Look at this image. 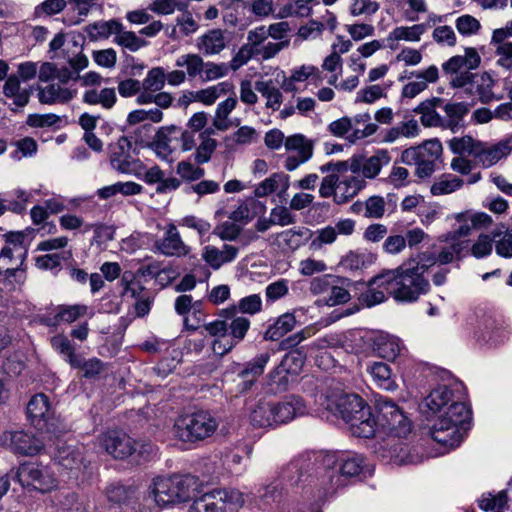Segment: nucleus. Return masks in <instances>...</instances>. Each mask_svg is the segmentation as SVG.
<instances>
[{"label":"nucleus","mask_w":512,"mask_h":512,"mask_svg":"<svg viewBox=\"0 0 512 512\" xmlns=\"http://www.w3.org/2000/svg\"><path fill=\"white\" fill-rule=\"evenodd\" d=\"M433 266V258L410 259L392 270H384L371 279V283L383 287L399 302H414L430 290L429 280L424 276Z\"/></svg>","instance_id":"obj_1"},{"label":"nucleus","mask_w":512,"mask_h":512,"mask_svg":"<svg viewBox=\"0 0 512 512\" xmlns=\"http://www.w3.org/2000/svg\"><path fill=\"white\" fill-rule=\"evenodd\" d=\"M319 469L316 470L319 492L327 496L346 485L350 477L357 476L363 468V457L358 454L318 452Z\"/></svg>","instance_id":"obj_2"},{"label":"nucleus","mask_w":512,"mask_h":512,"mask_svg":"<svg viewBox=\"0 0 512 512\" xmlns=\"http://www.w3.org/2000/svg\"><path fill=\"white\" fill-rule=\"evenodd\" d=\"M201 483L193 475H173L157 477L149 488L147 501L158 506L187 502L200 492Z\"/></svg>","instance_id":"obj_3"},{"label":"nucleus","mask_w":512,"mask_h":512,"mask_svg":"<svg viewBox=\"0 0 512 512\" xmlns=\"http://www.w3.org/2000/svg\"><path fill=\"white\" fill-rule=\"evenodd\" d=\"M336 410L349 424L356 437L370 438L376 431V421L370 407L357 394H343L336 401Z\"/></svg>","instance_id":"obj_4"},{"label":"nucleus","mask_w":512,"mask_h":512,"mask_svg":"<svg viewBox=\"0 0 512 512\" xmlns=\"http://www.w3.org/2000/svg\"><path fill=\"white\" fill-rule=\"evenodd\" d=\"M470 419L471 410L467 404H456L451 412L439 414L430 428L431 437L444 447H458L463 440L464 425Z\"/></svg>","instance_id":"obj_5"},{"label":"nucleus","mask_w":512,"mask_h":512,"mask_svg":"<svg viewBox=\"0 0 512 512\" xmlns=\"http://www.w3.org/2000/svg\"><path fill=\"white\" fill-rule=\"evenodd\" d=\"M219 422L208 411H196L178 417L173 426L174 436L186 443H196L211 437Z\"/></svg>","instance_id":"obj_6"},{"label":"nucleus","mask_w":512,"mask_h":512,"mask_svg":"<svg viewBox=\"0 0 512 512\" xmlns=\"http://www.w3.org/2000/svg\"><path fill=\"white\" fill-rule=\"evenodd\" d=\"M317 455L318 452H306L291 460L281 471L282 481L291 487L308 484L319 490L316 479V470L319 469Z\"/></svg>","instance_id":"obj_7"},{"label":"nucleus","mask_w":512,"mask_h":512,"mask_svg":"<svg viewBox=\"0 0 512 512\" xmlns=\"http://www.w3.org/2000/svg\"><path fill=\"white\" fill-rule=\"evenodd\" d=\"M366 185L359 176H347L340 179L339 175H327L320 184L319 194L323 198L333 197L337 204H345L354 198Z\"/></svg>","instance_id":"obj_8"},{"label":"nucleus","mask_w":512,"mask_h":512,"mask_svg":"<svg viewBox=\"0 0 512 512\" xmlns=\"http://www.w3.org/2000/svg\"><path fill=\"white\" fill-rule=\"evenodd\" d=\"M378 412L376 426L387 430L388 434L408 435L411 432V422L400 407L391 399L383 396L376 398Z\"/></svg>","instance_id":"obj_9"},{"label":"nucleus","mask_w":512,"mask_h":512,"mask_svg":"<svg viewBox=\"0 0 512 512\" xmlns=\"http://www.w3.org/2000/svg\"><path fill=\"white\" fill-rule=\"evenodd\" d=\"M15 479L22 487L32 488L47 493L57 487L58 481L47 466L25 463L18 467Z\"/></svg>","instance_id":"obj_10"},{"label":"nucleus","mask_w":512,"mask_h":512,"mask_svg":"<svg viewBox=\"0 0 512 512\" xmlns=\"http://www.w3.org/2000/svg\"><path fill=\"white\" fill-rule=\"evenodd\" d=\"M406 436L407 435H397L395 433L388 434L381 442L375 444V454L385 463L396 465L410 463L412 460L408 445L402 440Z\"/></svg>","instance_id":"obj_11"},{"label":"nucleus","mask_w":512,"mask_h":512,"mask_svg":"<svg viewBox=\"0 0 512 512\" xmlns=\"http://www.w3.org/2000/svg\"><path fill=\"white\" fill-rule=\"evenodd\" d=\"M425 404L434 414L451 412L452 406L466 404L464 402L462 386L460 384L438 386L426 397Z\"/></svg>","instance_id":"obj_12"},{"label":"nucleus","mask_w":512,"mask_h":512,"mask_svg":"<svg viewBox=\"0 0 512 512\" xmlns=\"http://www.w3.org/2000/svg\"><path fill=\"white\" fill-rule=\"evenodd\" d=\"M131 142L127 137H120L117 143L111 147L110 164L116 171L134 175L137 178L143 173V163L130 155Z\"/></svg>","instance_id":"obj_13"},{"label":"nucleus","mask_w":512,"mask_h":512,"mask_svg":"<svg viewBox=\"0 0 512 512\" xmlns=\"http://www.w3.org/2000/svg\"><path fill=\"white\" fill-rule=\"evenodd\" d=\"M54 460L69 471L70 477L78 479L86 472L89 461L84 457L83 448L75 445L63 444L57 447Z\"/></svg>","instance_id":"obj_14"},{"label":"nucleus","mask_w":512,"mask_h":512,"mask_svg":"<svg viewBox=\"0 0 512 512\" xmlns=\"http://www.w3.org/2000/svg\"><path fill=\"white\" fill-rule=\"evenodd\" d=\"M98 442L105 451L116 459H124L136 450L135 442L121 430H108L98 437Z\"/></svg>","instance_id":"obj_15"},{"label":"nucleus","mask_w":512,"mask_h":512,"mask_svg":"<svg viewBox=\"0 0 512 512\" xmlns=\"http://www.w3.org/2000/svg\"><path fill=\"white\" fill-rule=\"evenodd\" d=\"M438 241L445 243L438 254L428 251L419 254L421 257L433 258V266L436 263L446 265L454 261H460L469 253L470 244L466 239L442 240L439 236Z\"/></svg>","instance_id":"obj_16"},{"label":"nucleus","mask_w":512,"mask_h":512,"mask_svg":"<svg viewBox=\"0 0 512 512\" xmlns=\"http://www.w3.org/2000/svg\"><path fill=\"white\" fill-rule=\"evenodd\" d=\"M1 441L14 453L25 456H34L43 449V443L25 431L4 432Z\"/></svg>","instance_id":"obj_17"},{"label":"nucleus","mask_w":512,"mask_h":512,"mask_svg":"<svg viewBox=\"0 0 512 512\" xmlns=\"http://www.w3.org/2000/svg\"><path fill=\"white\" fill-rule=\"evenodd\" d=\"M284 146L287 151L296 152L295 155H289L285 160L284 167L288 171H294L313 155V143L302 134L287 137Z\"/></svg>","instance_id":"obj_18"},{"label":"nucleus","mask_w":512,"mask_h":512,"mask_svg":"<svg viewBox=\"0 0 512 512\" xmlns=\"http://www.w3.org/2000/svg\"><path fill=\"white\" fill-rule=\"evenodd\" d=\"M391 157L386 150H378L374 155L368 158L352 157L350 159V171L354 174L361 173L368 179L375 178L383 166L390 163Z\"/></svg>","instance_id":"obj_19"},{"label":"nucleus","mask_w":512,"mask_h":512,"mask_svg":"<svg viewBox=\"0 0 512 512\" xmlns=\"http://www.w3.org/2000/svg\"><path fill=\"white\" fill-rule=\"evenodd\" d=\"M38 101L43 105H64L73 100L77 94L76 89H72L63 83L51 81L44 86L37 87Z\"/></svg>","instance_id":"obj_20"},{"label":"nucleus","mask_w":512,"mask_h":512,"mask_svg":"<svg viewBox=\"0 0 512 512\" xmlns=\"http://www.w3.org/2000/svg\"><path fill=\"white\" fill-rule=\"evenodd\" d=\"M154 247L156 251L167 257L186 256L190 252V247L183 242L173 223L167 225L163 237L155 241Z\"/></svg>","instance_id":"obj_21"},{"label":"nucleus","mask_w":512,"mask_h":512,"mask_svg":"<svg viewBox=\"0 0 512 512\" xmlns=\"http://www.w3.org/2000/svg\"><path fill=\"white\" fill-rule=\"evenodd\" d=\"M415 78V81L407 83L402 89V96L406 98H414L423 92L429 83H435L439 78V70L437 66L431 65L422 71H412L405 78Z\"/></svg>","instance_id":"obj_22"},{"label":"nucleus","mask_w":512,"mask_h":512,"mask_svg":"<svg viewBox=\"0 0 512 512\" xmlns=\"http://www.w3.org/2000/svg\"><path fill=\"white\" fill-rule=\"evenodd\" d=\"M277 424L287 423L306 413V405L298 396H288L280 402H271Z\"/></svg>","instance_id":"obj_23"},{"label":"nucleus","mask_w":512,"mask_h":512,"mask_svg":"<svg viewBox=\"0 0 512 512\" xmlns=\"http://www.w3.org/2000/svg\"><path fill=\"white\" fill-rule=\"evenodd\" d=\"M239 253V248L224 244L222 249L213 245H207L202 250L203 260L214 270L220 269L223 265L233 262Z\"/></svg>","instance_id":"obj_24"},{"label":"nucleus","mask_w":512,"mask_h":512,"mask_svg":"<svg viewBox=\"0 0 512 512\" xmlns=\"http://www.w3.org/2000/svg\"><path fill=\"white\" fill-rule=\"evenodd\" d=\"M366 371L378 388L390 392L398 388L395 376L387 363L381 361L369 362L366 365Z\"/></svg>","instance_id":"obj_25"},{"label":"nucleus","mask_w":512,"mask_h":512,"mask_svg":"<svg viewBox=\"0 0 512 512\" xmlns=\"http://www.w3.org/2000/svg\"><path fill=\"white\" fill-rule=\"evenodd\" d=\"M476 149L474 158L479 164L486 168L493 166L510 152L509 145L504 142H499L491 146L479 142V144L476 145Z\"/></svg>","instance_id":"obj_26"},{"label":"nucleus","mask_w":512,"mask_h":512,"mask_svg":"<svg viewBox=\"0 0 512 512\" xmlns=\"http://www.w3.org/2000/svg\"><path fill=\"white\" fill-rule=\"evenodd\" d=\"M27 414L34 426L43 429L51 415L48 397L43 393L33 396L27 405Z\"/></svg>","instance_id":"obj_27"},{"label":"nucleus","mask_w":512,"mask_h":512,"mask_svg":"<svg viewBox=\"0 0 512 512\" xmlns=\"http://www.w3.org/2000/svg\"><path fill=\"white\" fill-rule=\"evenodd\" d=\"M236 307L232 306L227 309L221 310L220 316L223 318L231 319L228 322V333L230 340L236 345L240 343L246 336L250 328V320L244 316H235Z\"/></svg>","instance_id":"obj_28"},{"label":"nucleus","mask_w":512,"mask_h":512,"mask_svg":"<svg viewBox=\"0 0 512 512\" xmlns=\"http://www.w3.org/2000/svg\"><path fill=\"white\" fill-rule=\"evenodd\" d=\"M196 45L204 55L220 54L227 46L225 32L221 29H211L198 37Z\"/></svg>","instance_id":"obj_29"},{"label":"nucleus","mask_w":512,"mask_h":512,"mask_svg":"<svg viewBox=\"0 0 512 512\" xmlns=\"http://www.w3.org/2000/svg\"><path fill=\"white\" fill-rule=\"evenodd\" d=\"M442 99L433 97L419 103L414 108L416 114H420V122L424 127H442L443 118L436 111V108L441 105Z\"/></svg>","instance_id":"obj_30"},{"label":"nucleus","mask_w":512,"mask_h":512,"mask_svg":"<svg viewBox=\"0 0 512 512\" xmlns=\"http://www.w3.org/2000/svg\"><path fill=\"white\" fill-rule=\"evenodd\" d=\"M270 360L268 352L261 353L245 364L244 368L239 372L238 376L243 380V390H248L260 377L264 368Z\"/></svg>","instance_id":"obj_31"},{"label":"nucleus","mask_w":512,"mask_h":512,"mask_svg":"<svg viewBox=\"0 0 512 512\" xmlns=\"http://www.w3.org/2000/svg\"><path fill=\"white\" fill-rule=\"evenodd\" d=\"M296 317L293 313L286 312L280 315L272 324H270L264 333V339L269 341H278L284 335L292 331L296 326Z\"/></svg>","instance_id":"obj_32"},{"label":"nucleus","mask_w":512,"mask_h":512,"mask_svg":"<svg viewBox=\"0 0 512 512\" xmlns=\"http://www.w3.org/2000/svg\"><path fill=\"white\" fill-rule=\"evenodd\" d=\"M82 102L89 105H100L103 109L110 110L117 102L114 88L88 89L83 93Z\"/></svg>","instance_id":"obj_33"},{"label":"nucleus","mask_w":512,"mask_h":512,"mask_svg":"<svg viewBox=\"0 0 512 512\" xmlns=\"http://www.w3.org/2000/svg\"><path fill=\"white\" fill-rule=\"evenodd\" d=\"M59 505L65 512H93L94 506L86 495H80L74 491L62 493Z\"/></svg>","instance_id":"obj_34"},{"label":"nucleus","mask_w":512,"mask_h":512,"mask_svg":"<svg viewBox=\"0 0 512 512\" xmlns=\"http://www.w3.org/2000/svg\"><path fill=\"white\" fill-rule=\"evenodd\" d=\"M401 348V341L395 336L381 333L374 338V350L384 359L394 360Z\"/></svg>","instance_id":"obj_35"},{"label":"nucleus","mask_w":512,"mask_h":512,"mask_svg":"<svg viewBox=\"0 0 512 512\" xmlns=\"http://www.w3.org/2000/svg\"><path fill=\"white\" fill-rule=\"evenodd\" d=\"M443 109L447 119H443L442 128L457 132L462 126L464 116L469 112L468 104L464 102L447 103Z\"/></svg>","instance_id":"obj_36"},{"label":"nucleus","mask_w":512,"mask_h":512,"mask_svg":"<svg viewBox=\"0 0 512 512\" xmlns=\"http://www.w3.org/2000/svg\"><path fill=\"white\" fill-rule=\"evenodd\" d=\"M289 188V176L284 173H273L270 177L259 183L254 194L258 198L266 197L277 190L285 192Z\"/></svg>","instance_id":"obj_37"},{"label":"nucleus","mask_w":512,"mask_h":512,"mask_svg":"<svg viewBox=\"0 0 512 512\" xmlns=\"http://www.w3.org/2000/svg\"><path fill=\"white\" fill-rule=\"evenodd\" d=\"M190 512H226V509L217 490H213L195 499L190 507Z\"/></svg>","instance_id":"obj_38"},{"label":"nucleus","mask_w":512,"mask_h":512,"mask_svg":"<svg viewBox=\"0 0 512 512\" xmlns=\"http://www.w3.org/2000/svg\"><path fill=\"white\" fill-rule=\"evenodd\" d=\"M253 426L267 428L276 425L274 411L270 401L260 400L250 414Z\"/></svg>","instance_id":"obj_39"},{"label":"nucleus","mask_w":512,"mask_h":512,"mask_svg":"<svg viewBox=\"0 0 512 512\" xmlns=\"http://www.w3.org/2000/svg\"><path fill=\"white\" fill-rule=\"evenodd\" d=\"M233 89L234 86L231 82L223 81L205 89L195 91L196 101L210 106L214 104L219 97L233 92Z\"/></svg>","instance_id":"obj_40"},{"label":"nucleus","mask_w":512,"mask_h":512,"mask_svg":"<svg viewBox=\"0 0 512 512\" xmlns=\"http://www.w3.org/2000/svg\"><path fill=\"white\" fill-rule=\"evenodd\" d=\"M311 231L305 227L293 228L277 234V239L287 248L296 250L308 241Z\"/></svg>","instance_id":"obj_41"},{"label":"nucleus","mask_w":512,"mask_h":512,"mask_svg":"<svg viewBox=\"0 0 512 512\" xmlns=\"http://www.w3.org/2000/svg\"><path fill=\"white\" fill-rule=\"evenodd\" d=\"M427 29L426 24H415L413 26H399L394 28L387 37L388 41L418 42Z\"/></svg>","instance_id":"obj_42"},{"label":"nucleus","mask_w":512,"mask_h":512,"mask_svg":"<svg viewBox=\"0 0 512 512\" xmlns=\"http://www.w3.org/2000/svg\"><path fill=\"white\" fill-rule=\"evenodd\" d=\"M374 261V257L370 253L349 251L344 255L339 263L346 271H358L371 265Z\"/></svg>","instance_id":"obj_43"},{"label":"nucleus","mask_w":512,"mask_h":512,"mask_svg":"<svg viewBox=\"0 0 512 512\" xmlns=\"http://www.w3.org/2000/svg\"><path fill=\"white\" fill-rule=\"evenodd\" d=\"M255 90L266 98V107L274 111L280 108L282 103V93L274 85L272 80L257 81L255 83Z\"/></svg>","instance_id":"obj_44"},{"label":"nucleus","mask_w":512,"mask_h":512,"mask_svg":"<svg viewBox=\"0 0 512 512\" xmlns=\"http://www.w3.org/2000/svg\"><path fill=\"white\" fill-rule=\"evenodd\" d=\"M205 62L202 57L198 54L189 53L180 55L175 62L177 67L186 68V76L193 79L203 72Z\"/></svg>","instance_id":"obj_45"},{"label":"nucleus","mask_w":512,"mask_h":512,"mask_svg":"<svg viewBox=\"0 0 512 512\" xmlns=\"http://www.w3.org/2000/svg\"><path fill=\"white\" fill-rule=\"evenodd\" d=\"M217 146V141L213 138H208L206 135L203 140H200L199 145H196L194 148L195 151L192 154L194 163L197 165L208 163L211 160Z\"/></svg>","instance_id":"obj_46"},{"label":"nucleus","mask_w":512,"mask_h":512,"mask_svg":"<svg viewBox=\"0 0 512 512\" xmlns=\"http://www.w3.org/2000/svg\"><path fill=\"white\" fill-rule=\"evenodd\" d=\"M51 345L61 354L70 365H79L78 356L71 341L64 335H56L51 338Z\"/></svg>","instance_id":"obj_47"},{"label":"nucleus","mask_w":512,"mask_h":512,"mask_svg":"<svg viewBox=\"0 0 512 512\" xmlns=\"http://www.w3.org/2000/svg\"><path fill=\"white\" fill-rule=\"evenodd\" d=\"M463 185V180L453 175H443L431 186V193L435 196L450 194Z\"/></svg>","instance_id":"obj_48"},{"label":"nucleus","mask_w":512,"mask_h":512,"mask_svg":"<svg viewBox=\"0 0 512 512\" xmlns=\"http://www.w3.org/2000/svg\"><path fill=\"white\" fill-rule=\"evenodd\" d=\"M177 131H180V127L175 125L161 127L155 136V149L156 152L160 155H168L172 153V148L170 146L171 138L170 136L175 134Z\"/></svg>","instance_id":"obj_49"},{"label":"nucleus","mask_w":512,"mask_h":512,"mask_svg":"<svg viewBox=\"0 0 512 512\" xmlns=\"http://www.w3.org/2000/svg\"><path fill=\"white\" fill-rule=\"evenodd\" d=\"M310 13L311 7L306 3L300 0H290L279 8L276 17L280 19L288 17H307Z\"/></svg>","instance_id":"obj_50"},{"label":"nucleus","mask_w":512,"mask_h":512,"mask_svg":"<svg viewBox=\"0 0 512 512\" xmlns=\"http://www.w3.org/2000/svg\"><path fill=\"white\" fill-rule=\"evenodd\" d=\"M166 73L162 67L150 69L146 77L141 81L142 89L159 92L165 86Z\"/></svg>","instance_id":"obj_51"},{"label":"nucleus","mask_w":512,"mask_h":512,"mask_svg":"<svg viewBox=\"0 0 512 512\" xmlns=\"http://www.w3.org/2000/svg\"><path fill=\"white\" fill-rule=\"evenodd\" d=\"M480 141H476L471 136L454 137L448 142L450 150L457 155H472L474 157L476 145Z\"/></svg>","instance_id":"obj_52"},{"label":"nucleus","mask_w":512,"mask_h":512,"mask_svg":"<svg viewBox=\"0 0 512 512\" xmlns=\"http://www.w3.org/2000/svg\"><path fill=\"white\" fill-rule=\"evenodd\" d=\"M386 294H389L387 290L372 284L370 280L367 285V290L361 294L359 301L367 307H372L384 302L387 299Z\"/></svg>","instance_id":"obj_53"},{"label":"nucleus","mask_w":512,"mask_h":512,"mask_svg":"<svg viewBox=\"0 0 512 512\" xmlns=\"http://www.w3.org/2000/svg\"><path fill=\"white\" fill-rule=\"evenodd\" d=\"M122 28V24L117 20L101 21L90 25L89 33L99 38H108L112 34L116 36Z\"/></svg>","instance_id":"obj_54"},{"label":"nucleus","mask_w":512,"mask_h":512,"mask_svg":"<svg viewBox=\"0 0 512 512\" xmlns=\"http://www.w3.org/2000/svg\"><path fill=\"white\" fill-rule=\"evenodd\" d=\"M66 6V0H44L34 8V16L36 18L50 17L62 12Z\"/></svg>","instance_id":"obj_55"},{"label":"nucleus","mask_w":512,"mask_h":512,"mask_svg":"<svg viewBox=\"0 0 512 512\" xmlns=\"http://www.w3.org/2000/svg\"><path fill=\"white\" fill-rule=\"evenodd\" d=\"M305 360V353L299 349H295L284 356L280 367L287 372L298 373L303 367Z\"/></svg>","instance_id":"obj_56"},{"label":"nucleus","mask_w":512,"mask_h":512,"mask_svg":"<svg viewBox=\"0 0 512 512\" xmlns=\"http://www.w3.org/2000/svg\"><path fill=\"white\" fill-rule=\"evenodd\" d=\"M114 42L132 52L139 50L146 44V42L139 38L134 32L123 31V28L121 32H117Z\"/></svg>","instance_id":"obj_57"},{"label":"nucleus","mask_w":512,"mask_h":512,"mask_svg":"<svg viewBox=\"0 0 512 512\" xmlns=\"http://www.w3.org/2000/svg\"><path fill=\"white\" fill-rule=\"evenodd\" d=\"M87 312L85 305H72V306H61L59 311L55 315V321L53 324L59 322L71 323L77 320L80 316Z\"/></svg>","instance_id":"obj_58"},{"label":"nucleus","mask_w":512,"mask_h":512,"mask_svg":"<svg viewBox=\"0 0 512 512\" xmlns=\"http://www.w3.org/2000/svg\"><path fill=\"white\" fill-rule=\"evenodd\" d=\"M177 174L185 181H196L201 179L205 171L199 165L189 161H180L176 167Z\"/></svg>","instance_id":"obj_59"},{"label":"nucleus","mask_w":512,"mask_h":512,"mask_svg":"<svg viewBox=\"0 0 512 512\" xmlns=\"http://www.w3.org/2000/svg\"><path fill=\"white\" fill-rule=\"evenodd\" d=\"M419 149H421L419 155L420 160H431V162L436 163L437 160L441 157L442 154V144L438 139H430L425 141L422 145H419Z\"/></svg>","instance_id":"obj_60"},{"label":"nucleus","mask_w":512,"mask_h":512,"mask_svg":"<svg viewBox=\"0 0 512 512\" xmlns=\"http://www.w3.org/2000/svg\"><path fill=\"white\" fill-rule=\"evenodd\" d=\"M379 10V3L375 0H352L349 12L352 16L373 15Z\"/></svg>","instance_id":"obj_61"},{"label":"nucleus","mask_w":512,"mask_h":512,"mask_svg":"<svg viewBox=\"0 0 512 512\" xmlns=\"http://www.w3.org/2000/svg\"><path fill=\"white\" fill-rule=\"evenodd\" d=\"M289 293V281L287 279H279L267 285L265 296L267 301L275 302Z\"/></svg>","instance_id":"obj_62"},{"label":"nucleus","mask_w":512,"mask_h":512,"mask_svg":"<svg viewBox=\"0 0 512 512\" xmlns=\"http://www.w3.org/2000/svg\"><path fill=\"white\" fill-rule=\"evenodd\" d=\"M242 228L234 222L225 221L215 227L213 234L224 241H234L241 234Z\"/></svg>","instance_id":"obj_63"},{"label":"nucleus","mask_w":512,"mask_h":512,"mask_svg":"<svg viewBox=\"0 0 512 512\" xmlns=\"http://www.w3.org/2000/svg\"><path fill=\"white\" fill-rule=\"evenodd\" d=\"M385 213V201L381 196H371L365 201L366 218L380 219Z\"/></svg>","instance_id":"obj_64"}]
</instances>
